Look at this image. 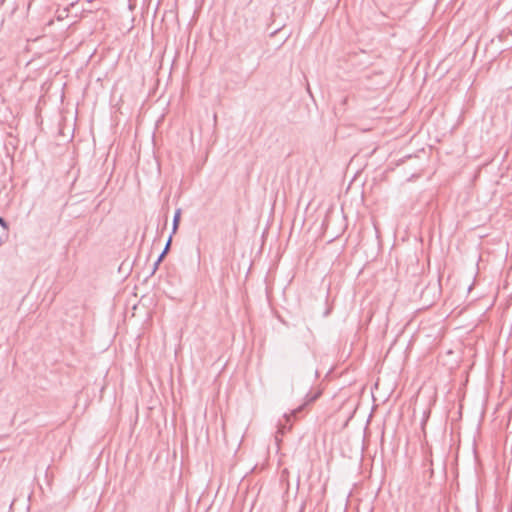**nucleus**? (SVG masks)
I'll return each mask as SVG.
<instances>
[{
  "label": "nucleus",
  "instance_id": "12",
  "mask_svg": "<svg viewBox=\"0 0 512 512\" xmlns=\"http://www.w3.org/2000/svg\"><path fill=\"white\" fill-rule=\"evenodd\" d=\"M31 62H32V60H27V61H25L24 64H25V66H28Z\"/></svg>",
  "mask_w": 512,
  "mask_h": 512
},
{
  "label": "nucleus",
  "instance_id": "1",
  "mask_svg": "<svg viewBox=\"0 0 512 512\" xmlns=\"http://www.w3.org/2000/svg\"><path fill=\"white\" fill-rule=\"evenodd\" d=\"M55 7L54 0H48V4H38L39 13H43V18L39 19L41 23L51 25L54 21L53 10Z\"/></svg>",
  "mask_w": 512,
  "mask_h": 512
},
{
  "label": "nucleus",
  "instance_id": "7",
  "mask_svg": "<svg viewBox=\"0 0 512 512\" xmlns=\"http://www.w3.org/2000/svg\"><path fill=\"white\" fill-rule=\"evenodd\" d=\"M160 263H158V260L155 261L154 267H153V273L156 271Z\"/></svg>",
  "mask_w": 512,
  "mask_h": 512
},
{
  "label": "nucleus",
  "instance_id": "13",
  "mask_svg": "<svg viewBox=\"0 0 512 512\" xmlns=\"http://www.w3.org/2000/svg\"><path fill=\"white\" fill-rule=\"evenodd\" d=\"M31 5H32V0H29V1H28V8H30V7H31Z\"/></svg>",
  "mask_w": 512,
  "mask_h": 512
},
{
  "label": "nucleus",
  "instance_id": "6",
  "mask_svg": "<svg viewBox=\"0 0 512 512\" xmlns=\"http://www.w3.org/2000/svg\"><path fill=\"white\" fill-rule=\"evenodd\" d=\"M167 254H164V250L161 252V254L158 256L157 260H158V263H161L163 261V259L165 258Z\"/></svg>",
  "mask_w": 512,
  "mask_h": 512
},
{
  "label": "nucleus",
  "instance_id": "9",
  "mask_svg": "<svg viewBox=\"0 0 512 512\" xmlns=\"http://www.w3.org/2000/svg\"><path fill=\"white\" fill-rule=\"evenodd\" d=\"M27 499L29 502L32 501V491L28 494Z\"/></svg>",
  "mask_w": 512,
  "mask_h": 512
},
{
  "label": "nucleus",
  "instance_id": "14",
  "mask_svg": "<svg viewBox=\"0 0 512 512\" xmlns=\"http://www.w3.org/2000/svg\"><path fill=\"white\" fill-rule=\"evenodd\" d=\"M29 51V47H28V44L26 45L25 47V52H28Z\"/></svg>",
  "mask_w": 512,
  "mask_h": 512
},
{
  "label": "nucleus",
  "instance_id": "3",
  "mask_svg": "<svg viewBox=\"0 0 512 512\" xmlns=\"http://www.w3.org/2000/svg\"><path fill=\"white\" fill-rule=\"evenodd\" d=\"M8 224L6 220L0 216V245L4 242V240L8 236Z\"/></svg>",
  "mask_w": 512,
  "mask_h": 512
},
{
  "label": "nucleus",
  "instance_id": "8",
  "mask_svg": "<svg viewBox=\"0 0 512 512\" xmlns=\"http://www.w3.org/2000/svg\"><path fill=\"white\" fill-rule=\"evenodd\" d=\"M34 122H35L36 124H39V122H38V115L36 114V112H35V111H34Z\"/></svg>",
  "mask_w": 512,
  "mask_h": 512
},
{
  "label": "nucleus",
  "instance_id": "2",
  "mask_svg": "<svg viewBox=\"0 0 512 512\" xmlns=\"http://www.w3.org/2000/svg\"><path fill=\"white\" fill-rule=\"evenodd\" d=\"M320 396H321V391L320 390H318L316 392H309V393H307L306 396H305V402L302 405H300L299 407H297L296 409L292 410V412H291V414L289 416L286 415L287 420H289V418L291 416L297 418L298 414L300 412H302L303 409L308 404L315 402Z\"/></svg>",
  "mask_w": 512,
  "mask_h": 512
},
{
  "label": "nucleus",
  "instance_id": "5",
  "mask_svg": "<svg viewBox=\"0 0 512 512\" xmlns=\"http://www.w3.org/2000/svg\"><path fill=\"white\" fill-rule=\"evenodd\" d=\"M172 238H173V234H170L168 239H167V242L165 244V247H164V254H168V252L170 251V248H171V244H172Z\"/></svg>",
  "mask_w": 512,
  "mask_h": 512
},
{
  "label": "nucleus",
  "instance_id": "10",
  "mask_svg": "<svg viewBox=\"0 0 512 512\" xmlns=\"http://www.w3.org/2000/svg\"><path fill=\"white\" fill-rule=\"evenodd\" d=\"M306 332H307V334H308L309 336H311V337H312V331H311L309 328H306Z\"/></svg>",
  "mask_w": 512,
  "mask_h": 512
},
{
  "label": "nucleus",
  "instance_id": "11",
  "mask_svg": "<svg viewBox=\"0 0 512 512\" xmlns=\"http://www.w3.org/2000/svg\"><path fill=\"white\" fill-rule=\"evenodd\" d=\"M22 56H19L18 59H17V63L20 64L22 62Z\"/></svg>",
  "mask_w": 512,
  "mask_h": 512
},
{
  "label": "nucleus",
  "instance_id": "4",
  "mask_svg": "<svg viewBox=\"0 0 512 512\" xmlns=\"http://www.w3.org/2000/svg\"><path fill=\"white\" fill-rule=\"evenodd\" d=\"M181 212L182 210L180 208H178L175 213H174V217H173V221H172V231H171V234H175L179 228V224H180V220H181Z\"/></svg>",
  "mask_w": 512,
  "mask_h": 512
}]
</instances>
